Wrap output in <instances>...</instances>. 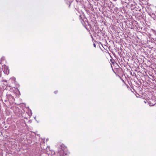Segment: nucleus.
Here are the masks:
<instances>
[{"mask_svg": "<svg viewBox=\"0 0 156 156\" xmlns=\"http://www.w3.org/2000/svg\"><path fill=\"white\" fill-rule=\"evenodd\" d=\"M58 156H64L67 154V148L64 144L58 146Z\"/></svg>", "mask_w": 156, "mask_h": 156, "instance_id": "f257e3e1", "label": "nucleus"}, {"mask_svg": "<svg viewBox=\"0 0 156 156\" xmlns=\"http://www.w3.org/2000/svg\"><path fill=\"white\" fill-rule=\"evenodd\" d=\"M148 12L151 17L156 20V7H155L153 6H149Z\"/></svg>", "mask_w": 156, "mask_h": 156, "instance_id": "f03ea898", "label": "nucleus"}, {"mask_svg": "<svg viewBox=\"0 0 156 156\" xmlns=\"http://www.w3.org/2000/svg\"><path fill=\"white\" fill-rule=\"evenodd\" d=\"M43 144H44V141L41 144V147L42 149H46L47 151L48 150H50V147L48 146L47 145H43Z\"/></svg>", "mask_w": 156, "mask_h": 156, "instance_id": "7ed1b4c3", "label": "nucleus"}, {"mask_svg": "<svg viewBox=\"0 0 156 156\" xmlns=\"http://www.w3.org/2000/svg\"><path fill=\"white\" fill-rule=\"evenodd\" d=\"M3 72L5 74L8 75L9 73L8 67L5 65H3Z\"/></svg>", "mask_w": 156, "mask_h": 156, "instance_id": "20e7f679", "label": "nucleus"}, {"mask_svg": "<svg viewBox=\"0 0 156 156\" xmlns=\"http://www.w3.org/2000/svg\"><path fill=\"white\" fill-rule=\"evenodd\" d=\"M7 97L8 98V100L9 101H11L12 102H13L14 101V99L13 96L9 94L7 95Z\"/></svg>", "mask_w": 156, "mask_h": 156, "instance_id": "39448f33", "label": "nucleus"}, {"mask_svg": "<svg viewBox=\"0 0 156 156\" xmlns=\"http://www.w3.org/2000/svg\"><path fill=\"white\" fill-rule=\"evenodd\" d=\"M49 154H50L51 156H54L55 154V152L54 151L51 150L50 151V153H49Z\"/></svg>", "mask_w": 156, "mask_h": 156, "instance_id": "423d86ee", "label": "nucleus"}, {"mask_svg": "<svg viewBox=\"0 0 156 156\" xmlns=\"http://www.w3.org/2000/svg\"><path fill=\"white\" fill-rule=\"evenodd\" d=\"M41 156H49L48 154L44 153L42 154Z\"/></svg>", "mask_w": 156, "mask_h": 156, "instance_id": "0eeeda50", "label": "nucleus"}, {"mask_svg": "<svg viewBox=\"0 0 156 156\" xmlns=\"http://www.w3.org/2000/svg\"><path fill=\"white\" fill-rule=\"evenodd\" d=\"M148 103H149V105L151 106H153L154 105V104H152L151 103L150 101Z\"/></svg>", "mask_w": 156, "mask_h": 156, "instance_id": "6e6552de", "label": "nucleus"}, {"mask_svg": "<svg viewBox=\"0 0 156 156\" xmlns=\"http://www.w3.org/2000/svg\"><path fill=\"white\" fill-rule=\"evenodd\" d=\"M93 46H94V47L95 48L96 47V44L95 43L93 44Z\"/></svg>", "mask_w": 156, "mask_h": 156, "instance_id": "1a4fd4ad", "label": "nucleus"}, {"mask_svg": "<svg viewBox=\"0 0 156 156\" xmlns=\"http://www.w3.org/2000/svg\"><path fill=\"white\" fill-rule=\"evenodd\" d=\"M57 91H56L54 92V93L55 94H56L57 93Z\"/></svg>", "mask_w": 156, "mask_h": 156, "instance_id": "9d476101", "label": "nucleus"}, {"mask_svg": "<svg viewBox=\"0 0 156 156\" xmlns=\"http://www.w3.org/2000/svg\"><path fill=\"white\" fill-rule=\"evenodd\" d=\"M30 115H32V113H30Z\"/></svg>", "mask_w": 156, "mask_h": 156, "instance_id": "9b49d317", "label": "nucleus"}, {"mask_svg": "<svg viewBox=\"0 0 156 156\" xmlns=\"http://www.w3.org/2000/svg\"><path fill=\"white\" fill-rule=\"evenodd\" d=\"M34 119H36V117H34Z\"/></svg>", "mask_w": 156, "mask_h": 156, "instance_id": "f8f14e48", "label": "nucleus"}]
</instances>
